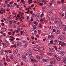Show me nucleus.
<instances>
[{
	"label": "nucleus",
	"instance_id": "obj_1",
	"mask_svg": "<svg viewBox=\"0 0 66 66\" xmlns=\"http://www.w3.org/2000/svg\"><path fill=\"white\" fill-rule=\"evenodd\" d=\"M39 49V46L37 45L33 48V50L35 51H38Z\"/></svg>",
	"mask_w": 66,
	"mask_h": 66
},
{
	"label": "nucleus",
	"instance_id": "obj_2",
	"mask_svg": "<svg viewBox=\"0 0 66 66\" xmlns=\"http://www.w3.org/2000/svg\"><path fill=\"white\" fill-rule=\"evenodd\" d=\"M36 57L37 58L39 59V60H40L43 57V55L42 54L39 55L38 56H36Z\"/></svg>",
	"mask_w": 66,
	"mask_h": 66
},
{
	"label": "nucleus",
	"instance_id": "obj_3",
	"mask_svg": "<svg viewBox=\"0 0 66 66\" xmlns=\"http://www.w3.org/2000/svg\"><path fill=\"white\" fill-rule=\"evenodd\" d=\"M51 60L52 62H56V60L54 59V58H52L51 59Z\"/></svg>",
	"mask_w": 66,
	"mask_h": 66
},
{
	"label": "nucleus",
	"instance_id": "obj_4",
	"mask_svg": "<svg viewBox=\"0 0 66 66\" xmlns=\"http://www.w3.org/2000/svg\"><path fill=\"white\" fill-rule=\"evenodd\" d=\"M51 12L53 14H55V11H54V10H52L51 11Z\"/></svg>",
	"mask_w": 66,
	"mask_h": 66
},
{
	"label": "nucleus",
	"instance_id": "obj_5",
	"mask_svg": "<svg viewBox=\"0 0 66 66\" xmlns=\"http://www.w3.org/2000/svg\"><path fill=\"white\" fill-rule=\"evenodd\" d=\"M17 46H19V45H21V42L19 41L18 42H17Z\"/></svg>",
	"mask_w": 66,
	"mask_h": 66
},
{
	"label": "nucleus",
	"instance_id": "obj_6",
	"mask_svg": "<svg viewBox=\"0 0 66 66\" xmlns=\"http://www.w3.org/2000/svg\"><path fill=\"white\" fill-rule=\"evenodd\" d=\"M63 61L65 63H66V57H64L63 58Z\"/></svg>",
	"mask_w": 66,
	"mask_h": 66
},
{
	"label": "nucleus",
	"instance_id": "obj_7",
	"mask_svg": "<svg viewBox=\"0 0 66 66\" xmlns=\"http://www.w3.org/2000/svg\"><path fill=\"white\" fill-rule=\"evenodd\" d=\"M58 40L59 42H62V39L61 38H59L58 39Z\"/></svg>",
	"mask_w": 66,
	"mask_h": 66
},
{
	"label": "nucleus",
	"instance_id": "obj_8",
	"mask_svg": "<svg viewBox=\"0 0 66 66\" xmlns=\"http://www.w3.org/2000/svg\"><path fill=\"white\" fill-rule=\"evenodd\" d=\"M45 8L47 9V10H49V9H50V7L48 5H46L45 6Z\"/></svg>",
	"mask_w": 66,
	"mask_h": 66
},
{
	"label": "nucleus",
	"instance_id": "obj_9",
	"mask_svg": "<svg viewBox=\"0 0 66 66\" xmlns=\"http://www.w3.org/2000/svg\"><path fill=\"white\" fill-rule=\"evenodd\" d=\"M59 23L60 26L61 27H62L63 26V24H62L63 23H62V22L60 21V22H59Z\"/></svg>",
	"mask_w": 66,
	"mask_h": 66
},
{
	"label": "nucleus",
	"instance_id": "obj_10",
	"mask_svg": "<svg viewBox=\"0 0 66 66\" xmlns=\"http://www.w3.org/2000/svg\"><path fill=\"white\" fill-rule=\"evenodd\" d=\"M18 50H16L13 53V54H16L17 52H18Z\"/></svg>",
	"mask_w": 66,
	"mask_h": 66
},
{
	"label": "nucleus",
	"instance_id": "obj_11",
	"mask_svg": "<svg viewBox=\"0 0 66 66\" xmlns=\"http://www.w3.org/2000/svg\"><path fill=\"white\" fill-rule=\"evenodd\" d=\"M11 18H12V17H8L7 18H6V19L7 21H9V20H10V19H11Z\"/></svg>",
	"mask_w": 66,
	"mask_h": 66
},
{
	"label": "nucleus",
	"instance_id": "obj_12",
	"mask_svg": "<svg viewBox=\"0 0 66 66\" xmlns=\"http://www.w3.org/2000/svg\"><path fill=\"white\" fill-rule=\"evenodd\" d=\"M53 43V40H51L50 41V43L49 44L50 46H51V44H52V43Z\"/></svg>",
	"mask_w": 66,
	"mask_h": 66
},
{
	"label": "nucleus",
	"instance_id": "obj_13",
	"mask_svg": "<svg viewBox=\"0 0 66 66\" xmlns=\"http://www.w3.org/2000/svg\"><path fill=\"white\" fill-rule=\"evenodd\" d=\"M55 20L56 21H57L58 22H59V21H60V19L59 18H56V19Z\"/></svg>",
	"mask_w": 66,
	"mask_h": 66
},
{
	"label": "nucleus",
	"instance_id": "obj_14",
	"mask_svg": "<svg viewBox=\"0 0 66 66\" xmlns=\"http://www.w3.org/2000/svg\"><path fill=\"white\" fill-rule=\"evenodd\" d=\"M65 54V53L64 52H63L61 53V56H63V55H64Z\"/></svg>",
	"mask_w": 66,
	"mask_h": 66
},
{
	"label": "nucleus",
	"instance_id": "obj_15",
	"mask_svg": "<svg viewBox=\"0 0 66 66\" xmlns=\"http://www.w3.org/2000/svg\"><path fill=\"white\" fill-rule=\"evenodd\" d=\"M2 30V31H6V28H2V29H1Z\"/></svg>",
	"mask_w": 66,
	"mask_h": 66
},
{
	"label": "nucleus",
	"instance_id": "obj_16",
	"mask_svg": "<svg viewBox=\"0 0 66 66\" xmlns=\"http://www.w3.org/2000/svg\"><path fill=\"white\" fill-rule=\"evenodd\" d=\"M34 24H35L36 26H37L38 25V23L36 21L34 22Z\"/></svg>",
	"mask_w": 66,
	"mask_h": 66
},
{
	"label": "nucleus",
	"instance_id": "obj_17",
	"mask_svg": "<svg viewBox=\"0 0 66 66\" xmlns=\"http://www.w3.org/2000/svg\"><path fill=\"white\" fill-rule=\"evenodd\" d=\"M6 60L7 61H9V57H8V56H7V55H6Z\"/></svg>",
	"mask_w": 66,
	"mask_h": 66
},
{
	"label": "nucleus",
	"instance_id": "obj_18",
	"mask_svg": "<svg viewBox=\"0 0 66 66\" xmlns=\"http://www.w3.org/2000/svg\"><path fill=\"white\" fill-rule=\"evenodd\" d=\"M3 45L4 48H6L7 47V44H4Z\"/></svg>",
	"mask_w": 66,
	"mask_h": 66
},
{
	"label": "nucleus",
	"instance_id": "obj_19",
	"mask_svg": "<svg viewBox=\"0 0 66 66\" xmlns=\"http://www.w3.org/2000/svg\"><path fill=\"white\" fill-rule=\"evenodd\" d=\"M47 19L48 20H50V17L48 16H47Z\"/></svg>",
	"mask_w": 66,
	"mask_h": 66
},
{
	"label": "nucleus",
	"instance_id": "obj_20",
	"mask_svg": "<svg viewBox=\"0 0 66 66\" xmlns=\"http://www.w3.org/2000/svg\"><path fill=\"white\" fill-rule=\"evenodd\" d=\"M9 22L10 23V26H12V20L9 21Z\"/></svg>",
	"mask_w": 66,
	"mask_h": 66
},
{
	"label": "nucleus",
	"instance_id": "obj_21",
	"mask_svg": "<svg viewBox=\"0 0 66 66\" xmlns=\"http://www.w3.org/2000/svg\"><path fill=\"white\" fill-rule=\"evenodd\" d=\"M56 59L57 60H58V61H60L61 60V59L58 57H57Z\"/></svg>",
	"mask_w": 66,
	"mask_h": 66
},
{
	"label": "nucleus",
	"instance_id": "obj_22",
	"mask_svg": "<svg viewBox=\"0 0 66 66\" xmlns=\"http://www.w3.org/2000/svg\"><path fill=\"white\" fill-rule=\"evenodd\" d=\"M52 29H53V27L52 26H50V28H49L50 30H52Z\"/></svg>",
	"mask_w": 66,
	"mask_h": 66
},
{
	"label": "nucleus",
	"instance_id": "obj_23",
	"mask_svg": "<svg viewBox=\"0 0 66 66\" xmlns=\"http://www.w3.org/2000/svg\"><path fill=\"white\" fill-rule=\"evenodd\" d=\"M39 48H40V50L41 51H43L44 50V48L40 47Z\"/></svg>",
	"mask_w": 66,
	"mask_h": 66
},
{
	"label": "nucleus",
	"instance_id": "obj_24",
	"mask_svg": "<svg viewBox=\"0 0 66 66\" xmlns=\"http://www.w3.org/2000/svg\"><path fill=\"white\" fill-rule=\"evenodd\" d=\"M1 5H3L4 7H5V4H2Z\"/></svg>",
	"mask_w": 66,
	"mask_h": 66
},
{
	"label": "nucleus",
	"instance_id": "obj_25",
	"mask_svg": "<svg viewBox=\"0 0 66 66\" xmlns=\"http://www.w3.org/2000/svg\"><path fill=\"white\" fill-rule=\"evenodd\" d=\"M11 7H12V9H13L14 7H15V5H11V6L10 7V8H11Z\"/></svg>",
	"mask_w": 66,
	"mask_h": 66
},
{
	"label": "nucleus",
	"instance_id": "obj_26",
	"mask_svg": "<svg viewBox=\"0 0 66 66\" xmlns=\"http://www.w3.org/2000/svg\"><path fill=\"white\" fill-rule=\"evenodd\" d=\"M32 17H36V15H35L34 14V13H33L32 14Z\"/></svg>",
	"mask_w": 66,
	"mask_h": 66
},
{
	"label": "nucleus",
	"instance_id": "obj_27",
	"mask_svg": "<svg viewBox=\"0 0 66 66\" xmlns=\"http://www.w3.org/2000/svg\"><path fill=\"white\" fill-rule=\"evenodd\" d=\"M13 26L14 28H16V26L15 24H13Z\"/></svg>",
	"mask_w": 66,
	"mask_h": 66
},
{
	"label": "nucleus",
	"instance_id": "obj_28",
	"mask_svg": "<svg viewBox=\"0 0 66 66\" xmlns=\"http://www.w3.org/2000/svg\"><path fill=\"white\" fill-rule=\"evenodd\" d=\"M27 47V43L25 44V45L24 46V48H26Z\"/></svg>",
	"mask_w": 66,
	"mask_h": 66
},
{
	"label": "nucleus",
	"instance_id": "obj_29",
	"mask_svg": "<svg viewBox=\"0 0 66 66\" xmlns=\"http://www.w3.org/2000/svg\"><path fill=\"white\" fill-rule=\"evenodd\" d=\"M13 3H14V2H13V1H12L11 2H10L9 3V4H10L12 5V4H13Z\"/></svg>",
	"mask_w": 66,
	"mask_h": 66
},
{
	"label": "nucleus",
	"instance_id": "obj_30",
	"mask_svg": "<svg viewBox=\"0 0 66 66\" xmlns=\"http://www.w3.org/2000/svg\"><path fill=\"white\" fill-rule=\"evenodd\" d=\"M51 38H54V37L53 35H52L51 36Z\"/></svg>",
	"mask_w": 66,
	"mask_h": 66
},
{
	"label": "nucleus",
	"instance_id": "obj_31",
	"mask_svg": "<svg viewBox=\"0 0 66 66\" xmlns=\"http://www.w3.org/2000/svg\"><path fill=\"white\" fill-rule=\"evenodd\" d=\"M4 10V9L3 8H2L0 10V13H1V12H2Z\"/></svg>",
	"mask_w": 66,
	"mask_h": 66
},
{
	"label": "nucleus",
	"instance_id": "obj_32",
	"mask_svg": "<svg viewBox=\"0 0 66 66\" xmlns=\"http://www.w3.org/2000/svg\"><path fill=\"white\" fill-rule=\"evenodd\" d=\"M16 29L18 30H20V27H18Z\"/></svg>",
	"mask_w": 66,
	"mask_h": 66
},
{
	"label": "nucleus",
	"instance_id": "obj_33",
	"mask_svg": "<svg viewBox=\"0 0 66 66\" xmlns=\"http://www.w3.org/2000/svg\"><path fill=\"white\" fill-rule=\"evenodd\" d=\"M47 55H52V54L50 53H47Z\"/></svg>",
	"mask_w": 66,
	"mask_h": 66
},
{
	"label": "nucleus",
	"instance_id": "obj_34",
	"mask_svg": "<svg viewBox=\"0 0 66 66\" xmlns=\"http://www.w3.org/2000/svg\"><path fill=\"white\" fill-rule=\"evenodd\" d=\"M33 27L34 29H36V26H35L34 25H33Z\"/></svg>",
	"mask_w": 66,
	"mask_h": 66
},
{
	"label": "nucleus",
	"instance_id": "obj_35",
	"mask_svg": "<svg viewBox=\"0 0 66 66\" xmlns=\"http://www.w3.org/2000/svg\"><path fill=\"white\" fill-rule=\"evenodd\" d=\"M22 57L23 59H25V58H26V56L24 55H23L22 56Z\"/></svg>",
	"mask_w": 66,
	"mask_h": 66
},
{
	"label": "nucleus",
	"instance_id": "obj_36",
	"mask_svg": "<svg viewBox=\"0 0 66 66\" xmlns=\"http://www.w3.org/2000/svg\"><path fill=\"white\" fill-rule=\"evenodd\" d=\"M44 5V4L42 3H40V6H42V5Z\"/></svg>",
	"mask_w": 66,
	"mask_h": 66
},
{
	"label": "nucleus",
	"instance_id": "obj_37",
	"mask_svg": "<svg viewBox=\"0 0 66 66\" xmlns=\"http://www.w3.org/2000/svg\"><path fill=\"white\" fill-rule=\"evenodd\" d=\"M8 52L11 53H12V51L10 50H8Z\"/></svg>",
	"mask_w": 66,
	"mask_h": 66
},
{
	"label": "nucleus",
	"instance_id": "obj_38",
	"mask_svg": "<svg viewBox=\"0 0 66 66\" xmlns=\"http://www.w3.org/2000/svg\"><path fill=\"white\" fill-rule=\"evenodd\" d=\"M53 48H50L49 49V50H50V51H51L52 52V50H53Z\"/></svg>",
	"mask_w": 66,
	"mask_h": 66
},
{
	"label": "nucleus",
	"instance_id": "obj_39",
	"mask_svg": "<svg viewBox=\"0 0 66 66\" xmlns=\"http://www.w3.org/2000/svg\"><path fill=\"white\" fill-rule=\"evenodd\" d=\"M57 33H61V31L58 30H57Z\"/></svg>",
	"mask_w": 66,
	"mask_h": 66
},
{
	"label": "nucleus",
	"instance_id": "obj_40",
	"mask_svg": "<svg viewBox=\"0 0 66 66\" xmlns=\"http://www.w3.org/2000/svg\"><path fill=\"white\" fill-rule=\"evenodd\" d=\"M51 20L52 21H54V19L52 17H51Z\"/></svg>",
	"mask_w": 66,
	"mask_h": 66
},
{
	"label": "nucleus",
	"instance_id": "obj_41",
	"mask_svg": "<svg viewBox=\"0 0 66 66\" xmlns=\"http://www.w3.org/2000/svg\"><path fill=\"white\" fill-rule=\"evenodd\" d=\"M41 30H38V33H42V32H41Z\"/></svg>",
	"mask_w": 66,
	"mask_h": 66
},
{
	"label": "nucleus",
	"instance_id": "obj_42",
	"mask_svg": "<svg viewBox=\"0 0 66 66\" xmlns=\"http://www.w3.org/2000/svg\"><path fill=\"white\" fill-rule=\"evenodd\" d=\"M45 62H47L48 61H49V60L48 59H46L45 60Z\"/></svg>",
	"mask_w": 66,
	"mask_h": 66
},
{
	"label": "nucleus",
	"instance_id": "obj_43",
	"mask_svg": "<svg viewBox=\"0 0 66 66\" xmlns=\"http://www.w3.org/2000/svg\"><path fill=\"white\" fill-rule=\"evenodd\" d=\"M29 55H32V52H29Z\"/></svg>",
	"mask_w": 66,
	"mask_h": 66
},
{
	"label": "nucleus",
	"instance_id": "obj_44",
	"mask_svg": "<svg viewBox=\"0 0 66 66\" xmlns=\"http://www.w3.org/2000/svg\"><path fill=\"white\" fill-rule=\"evenodd\" d=\"M51 50H52V49H51ZM55 52V51L54 50V49L53 48V50L52 49V52Z\"/></svg>",
	"mask_w": 66,
	"mask_h": 66
},
{
	"label": "nucleus",
	"instance_id": "obj_45",
	"mask_svg": "<svg viewBox=\"0 0 66 66\" xmlns=\"http://www.w3.org/2000/svg\"><path fill=\"white\" fill-rule=\"evenodd\" d=\"M39 27L40 28H42V24H39Z\"/></svg>",
	"mask_w": 66,
	"mask_h": 66
},
{
	"label": "nucleus",
	"instance_id": "obj_46",
	"mask_svg": "<svg viewBox=\"0 0 66 66\" xmlns=\"http://www.w3.org/2000/svg\"><path fill=\"white\" fill-rule=\"evenodd\" d=\"M41 36H45V35L43 34H41Z\"/></svg>",
	"mask_w": 66,
	"mask_h": 66
},
{
	"label": "nucleus",
	"instance_id": "obj_47",
	"mask_svg": "<svg viewBox=\"0 0 66 66\" xmlns=\"http://www.w3.org/2000/svg\"><path fill=\"white\" fill-rule=\"evenodd\" d=\"M13 56H11L10 57V59H11V60H13Z\"/></svg>",
	"mask_w": 66,
	"mask_h": 66
},
{
	"label": "nucleus",
	"instance_id": "obj_48",
	"mask_svg": "<svg viewBox=\"0 0 66 66\" xmlns=\"http://www.w3.org/2000/svg\"><path fill=\"white\" fill-rule=\"evenodd\" d=\"M64 64H65V62H62L61 63V64L62 65H64Z\"/></svg>",
	"mask_w": 66,
	"mask_h": 66
},
{
	"label": "nucleus",
	"instance_id": "obj_49",
	"mask_svg": "<svg viewBox=\"0 0 66 66\" xmlns=\"http://www.w3.org/2000/svg\"><path fill=\"white\" fill-rule=\"evenodd\" d=\"M7 7H10V4H8L7 5Z\"/></svg>",
	"mask_w": 66,
	"mask_h": 66
},
{
	"label": "nucleus",
	"instance_id": "obj_50",
	"mask_svg": "<svg viewBox=\"0 0 66 66\" xmlns=\"http://www.w3.org/2000/svg\"><path fill=\"white\" fill-rule=\"evenodd\" d=\"M55 31H56V30H55V29H53V32H55Z\"/></svg>",
	"mask_w": 66,
	"mask_h": 66
},
{
	"label": "nucleus",
	"instance_id": "obj_51",
	"mask_svg": "<svg viewBox=\"0 0 66 66\" xmlns=\"http://www.w3.org/2000/svg\"><path fill=\"white\" fill-rule=\"evenodd\" d=\"M29 13V10H28V12H25L26 13H27V14H28Z\"/></svg>",
	"mask_w": 66,
	"mask_h": 66
},
{
	"label": "nucleus",
	"instance_id": "obj_52",
	"mask_svg": "<svg viewBox=\"0 0 66 66\" xmlns=\"http://www.w3.org/2000/svg\"><path fill=\"white\" fill-rule=\"evenodd\" d=\"M44 15V14L43 13H42L41 14V17H43Z\"/></svg>",
	"mask_w": 66,
	"mask_h": 66
},
{
	"label": "nucleus",
	"instance_id": "obj_53",
	"mask_svg": "<svg viewBox=\"0 0 66 66\" xmlns=\"http://www.w3.org/2000/svg\"><path fill=\"white\" fill-rule=\"evenodd\" d=\"M55 49L56 50V51H58L59 50V49H57V48H55Z\"/></svg>",
	"mask_w": 66,
	"mask_h": 66
},
{
	"label": "nucleus",
	"instance_id": "obj_54",
	"mask_svg": "<svg viewBox=\"0 0 66 66\" xmlns=\"http://www.w3.org/2000/svg\"><path fill=\"white\" fill-rule=\"evenodd\" d=\"M57 22H58L57 21H56V20H55V21H54V24H56V23H57Z\"/></svg>",
	"mask_w": 66,
	"mask_h": 66
},
{
	"label": "nucleus",
	"instance_id": "obj_55",
	"mask_svg": "<svg viewBox=\"0 0 66 66\" xmlns=\"http://www.w3.org/2000/svg\"><path fill=\"white\" fill-rule=\"evenodd\" d=\"M3 36H6V34L5 33H3Z\"/></svg>",
	"mask_w": 66,
	"mask_h": 66
},
{
	"label": "nucleus",
	"instance_id": "obj_56",
	"mask_svg": "<svg viewBox=\"0 0 66 66\" xmlns=\"http://www.w3.org/2000/svg\"><path fill=\"white\" fill-rule=\"evenodd\" d=\"M13 47H15V48H16V44H15L14 46H13Z\"/></svg>",
	"mask_w": 66,
	"mask_h": 66
},
{
	"label": "nucleus",
	"instance_id": "obj_57",
	"mask_svg": "<svg viewBox=\"0 0 66 66\" xmlns=\"http://www.w3.org/2000/svg\"><path fill=\"white\" fill-rule=\"evenodd\" d=\"M24 31H25V32L24 31L23 32L25 33H27V32H28V31L26 30H24Z\"/></svg>",
	"mask_w": 66,
	"mask_h": 66
},
{
	"label": "nucleus",
	"instance_id": "obj_58",
	"mask_svg": "<svg viewBox=\"0 0 66 66\" xmlns=\"http://www.w3.org/2000/svg\"><path fill=\"white\" fill-rule=\"evenodd\" d=\"M30 59H34V58L33 57V56H31L30 57Z\"/></svg>",
	"mask_w": 66,
	"mask_h": 66
},
{
	"label": "nucleus",
	"instance_id": "obj_59",
	"mask_svg": "<svg viewBox=\"0 0 66 66\" xmlns=\"http://www.w3.org/2000/svg\"><path fill=\"white\" fill-rule=\"evenodd\" d=\"M62 9H65V6H62Z\"/></svg>",
	"mask_w": 66,
	"mask_h": 66
},
{
	"label": "nucleus",
	"instance_id": "obj_60",
	"mask_svg": "<svg viewBox=\"0 0 66 66\" xmlns=\"http://www.w3.org/2000/svg\"><path fill=\"white\" fill-rule=\"evenodd\" d=\"M33 18H31L30 19L31 21H33Z\"/></svg>",
	"mask_w": 66,
	"mask_h": 66
},
{
	"label": "nucleus",
	"instance_id": "obj_61",
	"mask_svg": "<svg viewBox=\"0 0 66 66\" xmlns=\"http://www.w3.org/2000/svg\"><path fill=\"white\" fill-rule=\"evenodd\" d=\"M20 33H23L22 31L21 30H20Z\"/></svg>",
	"mask_w": 66,
	"mask_h": 66
},
{
	"label": "nucleus",
	"instance_id": "obj_62",
	"mask_svg": "<svg viewBox=\"0 0 66 66\" xmlns=\"http://www.w3.org/2000/svg\"><path fill=\"white\" fill-rule=\"evenodd\" d=\"M64 15H65V14L64 13H63L62 14V17H64Z\"/></svg>",
	"mask_w": 66,
	"mask_h": 66
},
{
	"label": "nucleus",
	"instance_id": "obj_63",
	"mask_svg": "<svg viewBox=\"0 0 66 66\" xmlns=\"http://www.w3.org/2000/svg\"><path fill=\"white\" fill-rule=\"evenodd\" d=\"M16 40H20V39L18 38H16Z\"/></svg>",
	"mask_w": 66,
	"mask_h": 66
},
{
	"label": "nucleus",
	"instance_id": "obj_64",
	"mask_svg": "<svg viewBox=\"0 0 66 66\" xmlns=\"http://www.w3.org/2000/svg\"><path fill=\"white\" fill-rule=\"evenodd\" d=\"M54 42H55V43H56L57 41V40H55L54 41Z\"/></svg>",
	"mask_w": 66,
	"mask_h": 66
}]
</instances>
